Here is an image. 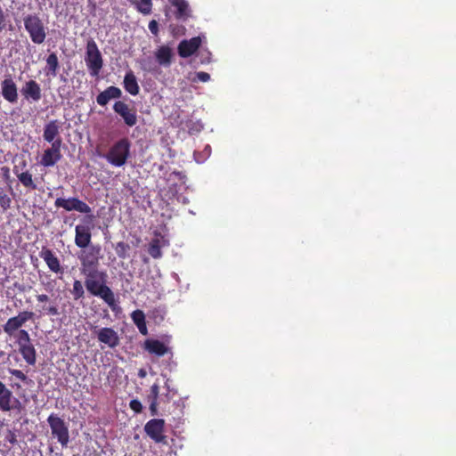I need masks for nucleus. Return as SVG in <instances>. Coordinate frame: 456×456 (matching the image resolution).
<instances>
[{"label":"nucleus","instance_id":"37","mask_svg":"<svg viewBox=\"0 0 456 456\" xmlns=\"http://www.w3.org/2000/svg\"><path fill=\"white\" fill-rule=\"evenodd\" d=\"M5 440H7L12 445H14L18 443L17 436L12 430L7 431V434L5 435Z\"/></svg>","mask_w":456,"mask_h":456},{"label":"nucleus","instance_id":"7","mask_svg":"<svg viewBox=\"0 0 456 456\" xmlns=\"http://www.w3.org/2000/svg\"><path fill=\"white\" fill-rule=\"evenodd\" d=\"M61 139H57L51 148L46 149L41 158L40 164L44 167L54 166L61 158Z\"/></svg>","mask_w":456,"mask_h":456},{"label":"nucleus","instance_id":"25","mask_svg":"<svg viewBox=\"0 0 456 456\" xmlns=\"http://www.w3.org/2000/svg\"><path fill=\"white\" fill-rule=\"evenodd\" d=\"M132 320L138 328L139 331L142 335L148 334V330L146 327L145 315L142 311L135 310L131 314Z\"/></svg>","mask_w":456,"mask_h":456},{"label":"nucleus","instance_id":"24","mask_svg":"<svg viewBox=\"0 0 456 456\" xmlns=\"http://www.w3.org/2000/svg\"><path fill=\"white\" fill-rule=\"evenodd\" d=\"M124 87L132 95L139 93V86L133 71H128L124 77Z\"/></svg>","mask_w":456,"mask_h":456},{"label":"nucleus","instance_id":"36","mask_svg":"<svg viewBox=\"0 0 456 456\" xmlns=\"http://www.w3.org/2000/svg\"><path fill=\"white\" fill-rule=\"evenodd\" d=\"M9 372L16 377L17 379H20L21 381H26L28 379L27 376L20 370L15 369H10Z\"/></svg>","mask_w":456,"mask_h":456},{"label":"nucleus","instance_id":"32","mask_svg":"<svg viewBox=\"0 0 456 456\" xmlns=\"http://www.w3.org/2000/svg\"><path fill=\"white\" fill-rule=\"evenodd\" d=\"M137 8L143 14L150 13L151 11V0H139Z\"/></svg>","mask_w":456,"mask_h":456},{"label":"nucleus","instance_id":"9","mask_svg":"<svg viewBox=\"0 0 456 456\" xmlns=\"http://www.w3.org/2000/svg\"><path fill=\"white\" fill-rule=\"evenodd\" d=\"M33 316L32 312L24 311L17 316L10 318L4 325V331L9 335H12L19 328H20L27 321Z\"/></svg>","mask_w":456,"mask_h":456},{"label":"nucleus","instance_id":"48","mask_svg":"<svg viewBox=\"0 0 456 456\" xmlns=\"http://www.w3.org/2000/svg\"><path fill=\"white\" fill-rule=\"evenodd\" d=\"M12 405L14 406L13 409H16V408H19L20 406V403L18 404V403H12Z\"/></svg>","mask_w":456,"mask_h":456},{"label":"nucleus","instance_id":"1","mask_svg":"<svg viewBox=\"0 0 456 456\" xmlns=\"http://www.w3.org/2000/svg\"><path fill=\"white\" fill-rule=\"evenodd\" d=\"M129 155L130 142L127 139L123 138L115 142L104 157L112 166L122 167L126 164Z\"/></svg>","mask_w":456,"mask_h":456},{"label":"nucleus","instance_id":"14","mask_svg":"<svg viewBox=\"0 0 456 456\" xmlns=\"http://www.w3.org/2000/svg\"><path fill=\"white\" fill-rule=\"evenodd\" d=\"M97 338L100 342L114 348L119 345L118 333L111 328H102L97 333Z\"/></svg>","mask_w":456,"mask_h":456},{"label":"nucleus","instance_id":"34","mask_svg":"<svg viewBox=\"0 0 456 456\" xmlns=\"http://www.w3.org/2000/svg\"><path fill=\"white\" fill-rule=\"evenodd\" d=\"M159 387L158 384H153L151 387V394L149 395L148 398L150 401L151 400H154V401H157L158 400V396H159Z\"/></svg>","mask_w":456,"mask_h":456},{"label":"nucleus","instance_id":"49","mask_svg":"<svg viewBox=\"0 0 456 456\" xmlns=\"http://www.w3.org/2000/svg\"><path fill=\"white\" fill-rule=\"evenodd\" d=\"M75 286L80 285V282L78 281H76L74 283Z\"/></svg>","mask_w":456,"mask_h":456},{"label":"nucleus","instance_id":"47","mask_svg":"<svg viewBox=\"0 0 456 456\" xmlns=\"http://www.w3.org/2000/svg\"><path fill=\"white\" fill-rule=\"evenodd\" d=\"M37 299L38 301H41V302H44V301H47L48 300V296L46 295H39L37 296Z\"/></svg>","mask_w":456,"mask_h":456},{"label":"nucleus","instance_id":"8","mask_svg":"<svg viewBox=\"0 0 456 456\" xmlns=\"http://www.w3.org/2000/svg\"><path fill=\"white\" fill-rule=\"evenodd\" d=\"M113 110L118 113L128 126H134L137 123V115L135 110L130 108L124 102H116Z\"/></svg>","mask_w":456,"mask_h":456},{"label":"nucleus","instance_id":"13","mask_svg":"<svg viewBox=\"0 0 456 456\" xmlns=\"http://www.w3.org/2000/svg\"><path fill=\"white\" fill-rule=\"evenodd\" d=\"M88 291L94 295L102 297L112 309L115 310L117 304L113 292L110 287H86Z\"/></svg>","mask_w":456,"mask_h":456},{"label":"nucleus","instance_id":"19","mask_svg":"<svg viewBox=\"0 0 456 456\" xmlns=\"http://www.w3.org/2000/svg\"><path fill=\"white\" fill-rule=\"evenodd\" d=\"M122 92L116 86H110L103 92L98 94L96 101L101 106H105L110 100L118 99L121 96Z\"/></svg>","mask_w":456,"mask_h":456},{"label":"nucleus","instance_id":"41","mask_svg":"<svg viewBox=\"0 0 456 456\" xmlns=\"http://www.w3.org/2000/svg\"><path fill=\"white\" fill-rule=\"evenodd\" d=\"M150 411L151 416L158 415V402L151 400L150 403Z\"/></svg>","mask_w":456,"mask_h":456},{"label":"nucleus","instance_id":"39","mask_svg":"<svg viewBox=\"0 0 456 456\" xmlns=\"http://www.w3.org/2000/svg\"><path fill=\"white\" fill-rule=\"evenodd\" d=\"M198 80L201 82H208L210 79V75L207 72L200 71L195 74Z\"/></svg>","mask_w":456,"mask_h":456},{"label":"nucleus","instance_id":"3","mask_svg":"<svg viewBox=\"0 0 456 456\" xmlns=\"http://www.w3.org/2000/svg\"><path fill=\"white\" fill-rule=\"evenodd\" d=\"M47 423L53 437L56 438L62 447H67L69 443V432L64 419L57 414L52 413L47 418Z\"/></svg>","mask_w":456,"mask_h":456},{"label":"nucleus","instance_id":"11","mask_svg":"<svg viewBox=\"0 0 456 456\" xmlns=\"http://www.w3.org/2000/svg\"><path fill=\"white\" fill-rule=\"evenodd\" d=\"M201 45L200 37H192L190 40H183L178 45V53L183 58L193 54Z\"/></svg>","mask_w":456,"mask_h":456},{"label":"nucleus","instance_id":"42","mask_svg":"<svg viewBox=\"0 0 456 456\" xmlns=\"http://www.w3.org/2000/svg\"><path fill=\"white\" fill-rule=\"evenodd\" d=\"M149 29L152 34L157 35L159 31L158 22L154 20L150 21Z\"/></svg>","mask_w":456,"mask_h":456},{"label":"nucleus","instance_id":"30","mask_svg":"<svg viewBox=\"0 0 456 456\" xmlns=\"http://www.w3.org/2000/svg\"><path fill=\"white\" fill-rule=\"evenodd\" d=\"M17 343H18L19 346H23V345H28V344L31 343V339H30L29 334L28 333L27 330H20L18 332Z\"/></svg>","mask_w":456,"mask_h":456},{"label":"nucleus","instance_id":"4","mask_svg":"<svg viewBox=\"0 0 456 456\" xmlns=\"http://www.w3.org/2000/svg\"><path fill=\"white\" fill-rule=\"evenodd\" d=\"M85 61L90 71V75L97 77L102 68V58L94 39L87 41Z\"/></svg>","mask_w":456,"mask_h":456},{"label":"nucleus","instance_id":"2","mask_svg":"<svg viewBox=\"0 0 456 456\" xmlns=\"http://www.w3.org/2000/svg\"><path fill=\"white\" fill-rule=\"evenodd\" d=\"M24 27L33 43L40 45L46 37L45 27L42 20L35 14L24 18Z\"/></svg>","mask_w":456,"mask_h":456},{"label":"nucleus","instance_id":"29","mask_svg":"<svg viewBox=\"0 0 456 456\" xmlns=\"http://www.w3.org/2000/svg\"><path fill=\"white\" fill-rule=\"evenodd\" d=\"M164 245V242L161 243L159 239H155L151 241L149 253L154 258H159L161 256V247Z\"/></svg>","mask_w":456,"mask_h":456},{"label":"nucleus","instance_id":"38","mask_svg":"<svg viewBox=\"0 0 456 456\" xmlns=\"http://www.w3.org/2000/svg\"><path fill=\"white\" fill-rule=\"evenodd\" d=\"M84 287H73V289L70 290V293L73 295L75 299L81 297L84 294Z\"/></svg>","mask_w":456,"mask_h":456},{"label":"nucleus","instance_id":"18","mask_svg":"<svg viewBox=\"0 0 456 456\" xmlns=\"http://www.w3.org/2000/svg\"><path fill=\"white\" fill-rule=\"evenodd\" d=\"M43 136L44 139L46 142H51L52 145L57 139H61L60 125L57 120H52L45 126Z\"/></svg>","mask_w":456,"mask_h":456},{"label":"nucleus","instance_id":"44","mask_svg":"<svg viewBox=\"0 0 456 456\" xmlns=\"http://www.w3.org/2000/svg\"><path fill=\"white\" fill-rule=\"evenodd\" d=\"M128 246L124 242H119L117 246V252L118 255L124 254Z\"/></svg>","mask_w":456,"mask_h":456},{"label":"nucleus","instance_id":"40","mask_svg":"<svg viewBox=\"0 0 456 456\" xmlns=\"http://www.w3.org/2000/svg\"><path fill=\"white\" fill-rule=\"evenodd\" d=\"M96 276H99L98 280L87 279L85 285H102V283L103 282L102 274L96 273Z\"/></svg>","mask_w":456,"mask_h":456},{"label":"nucleus","instance_id":"31","mask_svg":"<svg viewBox=\"0 0 456 456\" xmlns=\"http://www.w3.org/2000/svg\"><path fill=\"white\" fill-rule=\"evenodd\" d=\"M11 205V198L7 195V193L0 188V208L3 210H6L10 208Z\"/></svg>","mask_w":456,"mask_h":456},{"label":"nucleus","instance_id":"43","mask_svg":"<svg viewBox=\"0 0 456 456\" xmlns=\"http://www.w3.org/2000/svg\"><path fill=\"white\" fill-rule=\"evenodd\" d=\"M5 27V14L3 8L0 6V31Z\"/></svg>","mask_w":456,"mask_h":456},{"label":"nucleus","instance_id":"33","mask_svg":"<svg viewBox=\"0 0 456 456\" xmlns=\"http://www.w3.org/2000/svg\"><path fill=\"white\" fill-rule=\"evenodd\" d=\"M141 67L144 71L147 72H153L156 69L155 67H152L151 60L150 58L141 61Z\"/></svg>","mask_w":456,"mask_h":456},{"label":"nucleus","instance_id":"45","mask_svg":"<svg viewBox=\"0 0 456 456\" xmlns=\"http://www.w3.org/2000/svg\"><path fill=\"white\" fill-rule=\"evenodd\" d=\"M45 310L52 315H57L59 314L57 307L54 305L49 306Z\"/></svg>","mask_w":456,"mask_h":456},{"label":"nucleus","instance_id":"21","mask_svg":"<svg viewBox=\"0 0 456 456\" xmlns=\"http://www.w3.org/2000/svg\"><path fill=\"white\" fill-rule=\"evenodd\" d=\"M40 257L44 259L51 271L58 273L61 269L60 262L57 256L48 248H43L40 252Z\"/></svg>","mask_w":456,"mask_h":456},{"label":"nucleus","instance_id":"12","mask_svg":"<svg viewBox=\"0 0 456 456\" xmlns=\"http://www.w3.org/2000/svg\"><path fill=\"white\" fill-rule=\"evenodd\" d=\"M3 97L9 102L14 103L18 100L17 86L11 77H5L1 83Z\"/></svg>","mask_w":456,"mask_h":456},{"label":"nucleus","instance_id":"10","mask_svg":"<svg viewBox=\"0 0 456 456\" xmlns=\"http://www.w3.org/2000/svg\"><path fill=\"white\" fill-rule=\"evenodd\" d=\"M12 403L20 404V401L13 396L12 392L0 381V410L3 411H11L14 408Z\"/></svg>","mask_w":456,"mask_h":456},{"label":"nucleus","instance_id":"15","mask_svg":"<svg viewBox=\"0 0 456 456\" xmlns=\"http://www.w3.org/2000/svg\"><path fill=\"white\" fill-rule=\"evenodd\" d=\"M75 243L80 248H86L91 242L90 228L86 225L77 224L75 228Z\"/></svg>","mask_w":456,"mask_h":456},{"label":"nucleus","instance_id":"28","mask_svg":"<svg viewBox=\"0 0 456 456\" xmlns=\"http://www.w3.org/2000/svg\"><path fill=\"white\" fill-rule=\"evenodd\" d=\"M17 177L19 181L28 188L36 189L37 186L33 181L32 175L28 172H22L20 174H17Z\"/></svg>","mask_w":456,"mask_h":456},{"label":"nucleus","instance_id":"27","mask_svg":"<svg viewBox=\"0 0 456 456\" xmlns=\"http://www.w3.org/2000/svg\"><path fill=\"white\" fill-rule=\"evenodd\" d=\"M78 258L80 259L84 266L93 265L96 259L92 250L87 248H82V250L78 254Z\"/></svg>","mask_w":456,"mask_h":456},{"label":"nucleus","instance_id":"46","mask_svg":"<svg viewBox=\"0 0 456 456\" xmlns=\"http://www.w3.org/2000/svg\"><path fill=\"white\" fill-rule=\"evenodd\" d=\"M146 375H147V372H146V370H145L144 369H140V370H138V376H139L140 378L143 379V378H145V377H146Z\"/></svg>","mask_w":456,"mask_h":456},{"label":"nucleus","instance_id":"23","mask_svg":"<svg viewBox=\"0 0 456 456\" xmlns=\"http://www.w3.org/2000/svg\"><path fill=\"white\" fill-rule=\"evenodd\" d=\"M59 69V60L55 53H52L46 58V66L45 68V74L48 77H55Z\"/></svg>","mask_w":456,"mask_h":456},{"label":"nucleus","instance_id":"26","mask_svg":"<svg viewBox=\"0 0 456 456\" xmlns=\"http://www.w3.org/2000/svg\"><path fill=\"white\" fill-rule=\"evenodd\" d=\"M171 4L177 10V16L183 18L189 14V5L185 0H169Z\"/></svg>","mask_w":456,"mask_h":456},{"label":"nucleus","instance_id":"50","mask_svg":"<svg viewBox=\"0 0 456 456\" xmlns=\"http://www.w3.org/2000/svg\"><path fill=\"white\" fill-rule=\"evenodd\" d=\"M208 150H209V147H208V146H207V147H206V151H208Z\"/></svg>","mask_w":456,"mask_h":456},{"label":"nucleus","instance_id":"16","mask_svg":"<svg viewBox=\"0 0 456 456\" xmlns=\"http://www.w3.org/2000/svg\"><path fill=\"white\" fill-rule=\"evenodd\" d=\"M21 93L26 99L38 102L41 99L40 86L35 80H28L21 88Z\"/></svg>","mask_w":456,"mask_h":456},{"label":"nucleus","instance_id":"6","mask_svg":"<svg viewBox=\"0 0 456 456\" xmlns=\"http://www.w3.org/2000/svg\"><path fill=\"white\" fill-rule=\"evenodd\" d=\"M165 427V420L162 419H152L144 426L145 433L155 442H164L166 436L162 435Z\"/></svg>","mask_w":456,"mask_h":456},{"label":"nucleus","instance_id":"5","mask_svg":"<svg viewBox=\"0 0 456 456\" xmlns=\"http://www.w3.org/2000/svg\"><path fill=\"white\" fill-rule=\"evenodd\" d=\"M55 207L62 208L66 211H77L79 213L88 214L91 212V208L84 201L77 198H58L54 202Z\"/></svg>","mask_w":456,"mask_h":456},{"label":"nucleus","instance_id":"20","mask_svg":"<svg viewBox=\"0 0 456 456\" xmlns=\"http://www.w3.org/2000/svg\"><path fill=\"white\" fill-rule=\"evenodd\" d=\"M155 57L159 65L169 67L173 57L172 49L166 45L160 46L156 50Z\"/></svg>","mask_w":456,"mask_h":456},{"label":"nucleus","instance_id":"35","mask_svg":"<svg viewBox=\"0 0 456 456\" xmlns=\"http://www.w3.org/2000/svg\"><path fill=\"white\" fill-rule=\"evenodd\" d=\"M129 406L136 413H140L142 411V405L141 402L137 399L131 400Z\"/></svg>","mask_w":456,"mask_h":456},{"label":"nucleus","instance_id":"17","mask_svg":"<svg viewBox=\"0 0 456 456\" xmlns=\"http://www.w3.org/2000/svg\"><path fill=\"white\" fill-rule=\"evenodd\" d=\"M144 349L151 354L159 357L167 354L170 349L163 342L158 339H147L144 342Z\"/></svg>","mask_w":456,"mask_h":456},{"label":"nucleus","instance_id":"22","mask_svg":"<svg viewBox=\"0 0 456 456\" xmlns=\"http://www.w3.org/2000/svg\"><path fill=\"white\" fill-rule=\"evenodd\" d=\"M19 351L25 362L29 365H35L37 362L36 349L32 343L19 346Z\"/></svg>","mask_w":456,"mask_h":456}]
</instances>
